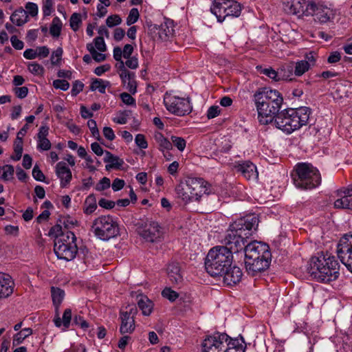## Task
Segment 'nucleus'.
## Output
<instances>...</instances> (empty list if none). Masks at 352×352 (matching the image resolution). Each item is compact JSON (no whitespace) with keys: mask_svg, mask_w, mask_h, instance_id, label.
I'll return each instance as SVG.
<instances>
[{"mask_svg":"<svg viewBox=\"0 0 352 352\" xmlns=\"http://www.w3.org/2000/svg\"><path fill=\"white\" fill-rule=\"evenodd\" d=\"M221 113V109L219 106L213 105L209 107L207 111V118L208 119L214 118Z\"/></svg>","mask_w":352,"mask_h":352,"instance_id":"nucleus-62","label":"nucleus"},{"mask_svg":"<svg viewBox=\"0 0 352 352\" xmlns=\"http://www.w3.org/2000/svg\"><path fill=\"white\" fill-rule=\"evenodd\" d=\"M292 177L295 186L302 190H311L321 182L319 170L308 163L297 164Z\"/></svg>","mask_w":352,"mask_h":352,"instance_id":"nucleus-6","label":"nucleus"},{"mask_svg":"<svg viewBox=\"0 0 352 352\" xmlns=\"http://www.w3.org/2000/svg\"><path fill=\"white\" fill-rule=\"evenodd\" d=\"M261 73L276 82L283 80H287V78L289 77V76H285L284 74H282L281 72H276L272 67L263 69Z\"/></svg>","mask_w":352,"mask_h":352,"instance_id":"nucleus-36","label":"nucleus"},{"mask_svg":"<svg viewBox=\"0 0 352 352\" xmlns=\"http://www.w3.org/2000/svg\"><path fill=\"white\" fill-rule=\"evenodd\" d=\"M54 1L45 0L43 6V15L47 16H50L53 11Z\"/></svg>","mask_w":352,"mask_h":352,"instance_id":"nucleus-59","label":"nucleus"},{"mask_svg":"<svg viewBox=\"0 0 352 352\" xmlns=\"http://www.w3.org/2000/svg\"><path fill=\"white\" fill-rule=\"evenodd\" d=\"M164 103L168 111L178 116L189 114L192 111L190 100L184 98L166 95Z\"/></svg>","mask_w":352,"mask_h":352,"instance_id":"nucleus-10","label":"nucleus"},{"mask_svg":"<svg viewBox=\"0 0 352 352\" xmlns=\"http://www.w3.org/2000/svg\"><path fill=\"white\" fill-rule=\"evenodd\" d=\"M258 225V219L254 214H250L235 220L230 224L224 239L223 245L221 248L227 249L233 254L244 250L247 239L252 236L253 230H256Z\"/></svg>","mask_w":352,"mask_h":352,"instance_id":"nucleus-1","label":"nucleus"},{"mask_svg":"<svg viewBox=\"0 0 352 352\" xmlns=\"http://www.w3.org/2000/svg\"><path fill=\"white\" fill-rule=\"evenodd\" d=\"M84 84L79 81L76 80L72 85V89L71 90V94L73 96H77L80 92H81L83 89Z\"/></svg>","mask_w":352,"mask_h":352,"instance_id":"nucleus-63","label":"nucleus"},{"mask_svg":"<svg viewBox=\"0 0 352 352\" xmlns=\"http://www.w3.org/2000/svg\"><path fill=\"white\" fill-rule=\"evenodd\" d=\"M243 338H232L225 333L214 332L206 336L201 343V352H245Z\"/></svg>","mask_w":352,"mask_h":352,"instance_id":"nucleus-4","label":"nucleus"},{"mask_svg":"<svg viewBox=\"0 0 352 352\" xmlns=\"http://www.w3.org/2000/svg\"><path fill=\"white\" fill-rule=\"evenodd\" d=\"M27 12L32 16H36L38 14V6L32 2H28L25 6Z\"/></svg>","mask_w":352,"mask_h":352,"instance_id":"nucleus-58","label":"nucleus"},{"mask_svg":"<svg viewBox=\"0 0 352 352\" xmlns=\"http://www.w3.org/2000/svg\"><path fill=\"white\" fill-rule=\"evenodd\" d=\"M244 252L245 256H249L250 261H252V265H254L253 260L255 259V256L261 258L264 254L266 256H272L268 245L257 241L248 243Z\"/></svg>","mask_w":352,"mask_h":352,"instance_id":"nucleus-15","label":"nucleus"},{"mask_svg":"<svg viewBox=\"0 0 352 352\" xmlns=\"http://www.w3.org/2000/svg\"><path fill=\"white\" fill-rule=\"evenodd\" d=\"M62 29V22L60 19L56 16L53 19L51 26L50 28V33L54 37L60 36Z\"/></svg>","mask_w":352,"mask_h":352,"instance_id":"nucleus-40","label":"nucleus"},{"mask_svg":"<svg viewBox=\"0 0 352 352\" xmlns=\"http://www.w3.org/2000/svg\"><path fill=\"white\" fill-rule=\"evenodd\" d=\"M253 101L256 107L259 122L268 124L274 121L280 112L283 98L277 90L261 87L254 92Z\"/></svg>","mask_w":352,"mask_h":352,"instance_id":"nucleus-2","label":"nucleus"},{"mask_svg":"<svg viewBox=\"0 0 352 352\" xmlns=\"http://www.w3.org/2000/svg\"><path fill=\"white\" fill-rule=\"evenodd\" d=\"M55 173L60 179V187L63 188L67 187L72 181V173L66 164L63 162H58L56 165Z\"/></svg>","mask_w":352,"mask_h":352,"instance_id":"nucleus-21","label":"nucleus"},{"mask_svg":"<svg viewBox=\"0 0 352 352\" xmlns=\"http://www.w3.org/2000/svg\"><path fill=\"white\" fill-rule=\"evenodd\" d=\"M340 265L335 256L322 253L310 259L307 273L316 281L328 283L338 278Z\"/></svg>","mask_w":352,"mask_h":352,"instance_id":"nucleus-3","label":"nucleus"},{"mask_svg":"<svg viewBox=\"0 0 352 352\" xmlns=\"http://www.w3.org/2000/svg\"><path fill=\"white\" fill-rule=\"evenodd\" d=\"M167 274L172 283L179 284L183 280L179 264L176 261H172L168 264Z\"/></svg>","mask_w":352,"mask_h":352,"instance_id":"nucleus-27","label":"nucleus"},{"mask_svg":"<svg viewBox=\"0 0 352 352\" xmlns=\"http://www.w3.org/2000/svg\"><path fill=\"white\" fill-rule=\"evenodd\" d=\"M310 69L309 61L299 60L296 63L294 74L300 76Z\"/></svg>","mask_w":352,"mask_h":352,"instance_id":"nucleus-41","label":"nucleus"},{"mask_svg":"<svg viewBox=\"0 0 352 352\" xmlns=\"http://www.w3.org/2000/svg\"><path fill=\"white\" fill-rule=\"evenodd\" d=\"M54 251L58 258L67 261H72L78 253L76 237L74 233L67 231L60 238L56 239Z\"/></svg>","mask_w":352,"mask_h":352,"instance_id":"nucleus-7","label":"nucleus"},{"mask_svg":"<svg viewBox=\"0 0 352 352\" xmlns=\"http://www.w3.org/2000/svg\"><path fill=\"white\" fill-rule=\"evenodd\" d=\"M154 138L158 144L160 151L162 153L170 151L173 148L172 142L166 138L162 133L159 132L156 133Z\"/></svg>","mask_w":352,"mask_h":352,"instance_id":"nucleus-33","label":"nucleus"},{"mask_svg":"<svg viewBox=\"0 0 352 352\" xmlns=\"http://www.w3.org/2000/svg\"><path fill=\"white\" fill-rule=\"evenodd\" d=\"M51 148V142L47 138L37 140V148L41 151H48Z\"/></svg>","mask_w":352,"mask_h":352,"instance_id":"nucleus-57","label":"nucleus"},{"mask_svg":"<svg viewBox=\"0 0 352 352\" xmlns=\"http://www.w3.org/2000/svg\"><path fill=\"white\" fill-rule=\"evenodd\" d=\"M122 23L121 17L118 14L109 16L106 19V24L109 28H113Z\"/></svg>","mask_w":352,"mask_h":352,"instance_id":"nucleus-51","label":"nucleus"},{"mask_svg":"<svg viewBox=\"0 0 352 352\" xmlns=\"http://www.w3.org/2000/svg\"><path fill=\"white\" fill-rule=\"evenodd\" d=\"M189 187L185 182H180L175 187V192L177 197L181 199L184 204L192 202L191 195L190 193Z\"/></svg>","mask_w":352,"mask_h":352,"instance_id":"nucleus-30","label":"nucleus"},{"mask_svg":"<svg viewBox=\"0 0 352 352\" xmlns=\"http://www.w3.org/2000/svg\"><path fill=\"white\" fill-rule=\"evenodd\" d=\"M135 142L137 146L140 148H146L148 147L147 141L143 134H138L135 138Z\"/></svg>","mask_w":352,"mask_h":352,"instance_id":"nucleus-61","label":"nucleus"},{"mask_svg":"<svg viewBox=\"0 0 352 352\" xmlns=\"http://www.w3.org/2000/svg\"><path fill=\"white\" fill-rule=\"evenodd\" d=\"M186 184L189 187L192 201H199L204 195L211 192L210 184L200 177H188Z\"/></svg>","mask_w":352,"mask_h":352,"instance_id":"nucleus-12","label":"nucleus"},{"mask_svg":"<svg viewBox=\"0 0 352 352\" xmlns=\"http://www.w3.org/2000/svg\"><path fill=\"white\" fill-rule=\"evenodd\" d=\"M305 11L306 16H313L314 20L320 23H326L334 16L332 9L322 4H317L312 1L311 3L307 5Z\"/></svg>","mask_w":352,"mask_h":352,"instance_id":"nucleus-11","label":"nucleus"},{"mask_svg":"<svg viewBox=\"0 0 352 352\" xmlns=\"http://www.w3.org/2000/svg\"><path fill=\"white\" fill-rule=\"evenodd\" d=\"M218 22L222 23L228 16L237 17L241 14L240 3L234 0H215L210 8Z\"/></svg>","mask_w":352,"mask_h":352,"instance_id":"nucleus-9","label":"nucleus"},{"mask_svg":"<svg viewBox=\"0 0 352 352\" xmlns=\"http://www.w3.org/2000/svg\"><path fill=\"white\" fill-rule=\"evenodd\" d=\"M51 293L53 304L56 308H58L65 297V292L58 287H52Z\"/></svg>","mask_w":352,"mask_h":352,"instance_id":"nucleus-37","label":"nucleus"},{"mask_svg":"<svg viewBox=\"0 0 352 352\" xmlns=\"http://www.w3.org/2000/svg\"><path fill=\"white\" fill-rule=\"evenodd\" d=\"M72 311L71 309H65L62 318H60L56 311L54 318V322L56 327L62 328L63 331L67 329L70 325L72 320Z\"/></svg>","mask_w":352,"mask_h":352,"instance_id":"nucleus-29","label":"nucleus"},{"mask_svg":"<svg viewBox=\"0 0 352 352\" xmlns=\"http://www.w3.org/2000/svg\"><path fill=\"white\" fill-rule=\"evenodd\" d=\"M171 142L172 145L174 144L175 147L179 151H183L186 146V140L181 137L177 136H171Z\"/></svg>","mask_w":352,"mask_h":352,"instance_id":"nucleus-48","label":"nucleus"},{"mask_svg":"<svg viewBox=\"0 0 352 352\" xmlns=\"http://www.w3.org/2000/svg\"><path fill=\"white\" fill-rule=\"evenodd\" d=\"M63 50L62 47H58L51 55V63L54 65H58L62 58Z\"/></svg>","mask_w":352,"mask_h":352,"instance_id":"nucleus-52","label":"nucleus"},{"mask_svg":"<svg viewBox=\"0 0 352 352\" xmlns=\"http://www.w3.org/2000/svg\"><path fill=\"white\" fill-rule=\"evenodd\" d=\"M82 23L81 15L79 13H74L72 14L69 19V25L71 28L76 32L78 30Z\"/></svg>","mask_w":352,"mask_h":352,"instance_id":"nucleus-44","label":"nucleus"},{"mask_svg":"<svg viewBox=\"0 0 352 352\" xmlns=\"http://www.w3.org/2000/svg\"><path fill=\"white\" fill-rule=\"evenodd\" d=\"M14 174V167L12 165H5L0 166V179L8 181L12 178Z\"/></svg>","mask_w":352,"mask_h":352,"instance_id":"nucleus-42","label":"nucleus"},{"mask_svg":"<svg viewBox=\"0 0 352 352\" xmlns=\"http://www.w3.org/2000/svg\"><path fill=\"white\" fill-rule=\"evenodd\" d=\"M63 234H65V233L63 232L62 226L60 224H56L49 231V235L51 236H54L56 239L60 238Z\"/></svg>","mask_w":352,"mask_h":352,"instance_id":"nucleus-53","label":"nucleus"},{"mask_svg":"<svg viewBox=\"0 0 352 352\" xmlns=\"http://www.w3.org/2000/svg\"><path fill=\"white\" fill-rule=\"evenodd\" d=\"M23 153V141L15 140L14 143V155L11 158L14 161H19L22 156Z\"/></svg>","mask_w":352,"mask_h":352,"instance_id":"nucleus-46","label":"nucleus"},{"mask_svg":"<svg viewBox=\"0 0 352 352\" xmlns=\"http://www.w3.org/2000/svg\"><path fill=\"white\" fill-rule=\"evenodd\" d=\"M135 294V300L139 308H153L154 303L146 295L140 293L137 294L136 292L132 293L131 295L133 297Z\"/></svg>","mask_w":352,"mask_h":352,"instance_id":"nucleus-35","label":"nucleus"},{"mask_svg":"<svg viewBox=\"0 0 352 352\" xmlns=\"http://www.w3.org/2000/svg\"><path fill=\"white\" fill-rule=\"evenodd\" d=\"M110 86V82L107 80L96 78L91 84L90 89L92 91L98 90L101 94L105 93V89Z\"/></svg>","mask_w":352,"mask_h":352,"instance_id":"nucleus-38","label":"nucleus"},{"mask_svg":"<svg viewBox=\"0 0 352 352\" xmlns=\"http://www.w3.org/2000/svg\"><path fill=\"white\" fill-rule=\"evenodd\" d=\"M91 230L97 238L103 241H108L119 234L118 224L111 215H101L96 218Z\"/></svg>","mask_w":352,"mask_h":352,"instance_id":"nucleus-8","label":"nucleus"},{"mask_svg":"<svg viewBox=\"0 0 352 352\" xmlns=\"http://www.w3.org/2000/svg\"><path fill=\"white\" fill-rule=\"evenodd\" d=\"M94 48L104 52L107 50V46L102 36H97L94 38Z\"/></svg>","mask_w":352,"mask_h":352,"instance_id":"nucleus-55","label":"nucleus"},{"mask_svg":"<svg viewBox=\"0 0 352 352\" xmlns=\"http://www.w3.org/2000/svg\"><path fill=\"white\" fill-rule=\"evenodd\" d=\"M292 116L290 108L280 111L274 119L275 126L287 134L298 130L296 120Z\"/></svg>","mask_w":352,"mask_h":352,"instance_id":"nucleus-14","label":"nucleus"},{"mask_svg":"<svg viewBox=\"0 0 352 352\" xmlns=\"http://www.w3.org/2000/svg\"><path fill=\"white\" fill-rule=\"evenodd\" d=\"M284 11L289 14L298 17L306 16L307 5L311 3L309 0H282Z\"/></svg>","mask_w":352,"mask_h":352,"instance_id":"nucleus-17","label":"nucleus"},{"mask_svg":"<svg viewBox=\"0 0 352 352\" xmlns=\"http://www.w3.org/2000/svg\"><path fill=\"white\" fill-rule=\"evenodd\" d=\"M28 69L30 73L35 76H42L44 72L43 67L36 62L29 63Z\"/></svg>","mask_w":352,"mask_h":352,"instance_id":"nucleus-47","label":"nucleus"},{"mask_svg":"<svg viewBox=\"0 0 352 352\" xmlns=\"http://www.w3.org/2000/svg\"><path fill=\"white\" fill-rule=\"evenodd\" d=\"M10 21L17 26H22L28 22L27 12L22 8L16 10L10 17Z\"/></svg>","mask_w":352,"mask_h":352,"instance_id":"nucleus-32","label":"nucleus"},{"mask_svg":"<svg viewBox=\"0 0 352 352\" xmlns=\"http://www.w3.org/2000/svg\"><path fill=\"white\" fill-rule=\"evenodd\" d=\"M157 30L159 38L162 41L168 40L173 35L174 28L173 26V21L167 20L159 26H155Z\"/></svg>","mask_w":352,"mask_h":352,"instance_id":"nucleus-28","label":"nucleus"},{"mask_svg":"<svg viewBox=\"0 0 352 352\" xmlns=\"http://www.w3.org/2000/svg\"><path fill=\"white\" fill-rule=\"evenodd\" d=\"M290 112L292 113L294 119L296 120L297 125L299 129L309 123L311 109L307 107H300L298 108H290Z\"/></svg>","mask_w":352,"mask_h":352,"instance_id":"nucleus-23","label":"nucleus"},{"mask_svg":"<svg viewBox=\"0 0 352 352\" xmlns=\"http://www.w3.org/2000/svg\"><path fill=\"white\" fill-rule=\"evenodd\" d=\"M104 155V162L109 164L106 166L107 170L110 168L120 169L124 164V161L122 159L113 155L109 151H105Z\"/></svg>","mask_w":352,"mask_h":352,"instance_id":"nucleus-31","label":"nucleus"},{"mask_svg":"<svg viewBox=\"0 0 352 352\" xmlns=\"http://www.w3.org/2000/svg\"><path fill=\"white\" fill-rule=\"evenodd\" d=\"M53 86L55 89L67 91L69 88V83L65 80H54Z\"/></svg>","mask_w":352,"mask_h":352,"instance_id":"nucleus-56","label":"nucleus"},{"mask_svg":"<svg viewBox=\"0 0 352 352\" xmlns=\"http://www.w3.org/2000/svg\"><path fill=\"white\" fill-rule=\"evenodd\" d=\"M87 126L92 135L99 142L102 143V139L100 135L99 130L97 127L96 122L94 120H89L87 122Z\"/></svg>","mask_w":352,"mask_h":352,"instance_id":"nucleus-45","label":"nucleus"},{"mask_svg":"<svg viewBox=\"0 0 352 352\" xmlns=\"http://www.w3.org/2000/svg\"><path fill=\"white\" fill-rule=\"evenodd\" d=\"M243 276L242 271L237 266H230L226 269L225 273L221 276L223 277V282L228 285H235L240 282Z\"/></svg>","mask_w":352,"mask_h":352,"instance_id":"nucleus-26","label":"nucleus"},{"mask_svg":"<svg viewBox=\"0 0 352 352\" xmlns=\"http://www.w3.org/2000/svg\"><path fill=\"white\" fill-rule=\"evenodd\" d=\"M87 49L91 54L92 58L95 61L100 63L104 61L106 59V55L100 52H98L92 43H88L87 45Z\"/></svg>","mask_w":352,"mask_h":352,"instance_id":"nucleus-43","label":"nucleus"},{"mask_svg":"<svg viewBox=\"0 0 352 352\" xmlns=\"http://www.w3.org/2000/svg\"><path fill=\"white\" fill-rule=\"evenodd\" d=\"M337 254L340 261L352 272V235H345L340 239Z\"/></svg>","mask_w":352,"mask_h":352,"instance_id":"nucleus-13","label":"nucleus"},{"mask_svg":"<svg viewBox=\"0 0 352 352\" xmlns=\"http://www.w3.org/2000/svg\"><path fill=\"white\" fill-rule=\"evenodd\" d=\"M233 256L226 248L215 246L210 249L206 257L205 267L211 276H221L232 263Z\"/></svg>","mask_w":352,"mask_h":352,"instance_id":"nucleus-5","label":"nucleus"},{"mask_svg":"<svg viewBox=\"0 0 352 352\" xmlns=\"http://www.w3.org/2000/svg\"><path fill=\"white\" fill-rule=\"evenodd\" d=\"M249 256H245V265L247 272L252 276L267 270L271 262V256H266L265 254L263 257L255 256V259L252 261H250Z\"/></svg>","mask_w":352,"mask_h":352,"instance_id":"nucleus-16","label":"nucleus"},{"mask_svg":"<svg viewBox=\"0 0 352 352\" xmlns=\"http://www.w3.org/2000/svg\"><path fill=\"white\" fill-rule=\"evenodd\" d=\"M162 296L170 301H175L179 296L178 294L170 287L164 288L162 292Z\"/></svg>","mask_w":352,"mask_h":352,"instance_id":"nucleus-50","label":"nucleus"},{"mask_svg":"<svg viewBox=\"0 0 352 352\" xmlns=\"http://www.w3.org/2000/svg\"><path fill=\"white\" fill-rule=\"evenodd\" d=\"M32 176L34 179L39 182H43L45 177L37 165H35L32 170Z\"/></svg>","mask_w":352,"mask_h":352,"instance_id":"nucleus-64","label":"nucleus"},{"mask_svg":"<svg viewBox=\"0 0 352 352\" xmlns=\"http://www.w3.org/2000/svg\"><path fill=\"white\" fill-rule=\"evenodd\" d=\"M237 172L248 180H256L258 177L256 166L250 161H244L235 166Z\"/></svg>","mask_w":352,"mask_h":352,"instance_id":"nucleus-22","label":"nucleus"},{"mask_svg":"<svg viewBox=\"0 0 352 352\" xmlns=\"http://www.w3.org/2000/svg\"><path fill=\"white\" fill-rule=\"evenodd\" d=\"M140 14L137 8H132L126 18V25H131L136 23L139 19Z\"/></svg>","mask_w":352,"mask_h":352,"instance_id":"nucleus-49","label":"nucleus"},{"mask_svg":"<svg viewBox=\"0 0 352 352\" xmlns=\"http://www.w3.org/2000/svg\"><path fill=\"white\" fill-rule=\"evenodd\" d=\"M338 195L339 198L334 201V207L352 210V186L338 191Z\"/></svg>","mask_w":352,"mask_h":352,"instance_id":"nucleus-20","label":"nucleus"},{"mask_svg":"<svg viewBox=\"0 0 352 352\" xmlns=\"http://www.w3.org/2000/svg\"><path fill=\"white\" fill-rule=\"evenodd\" d=\"M14 283L12 277L3 272H0V298L10 296L14 290Z\"/></svg>","mask_w":352,"mask_h":352,"instance_id":"nucleus-25","label":"nucleus"},{"mask_svg":"<svg viewBox=\"0 0 352 352\" xmlns=\"http://www.w3.org/2000/svg\"><path fill=\"white\" fill-rule=\"evenodd\" d=\"M97 208L96 199L94 195H89L85 201L83 212L86 214H91Z\"/></svg>","mask_w":352,"mask_h":352,"instance_id":"nucleus-34","label":"nucleus"},{"mask_svg":"<svg viewBox=\"0 0 352 352\" xmlns=\"http://www.w3.org/2000/svg\"><path fill=\"white\" fill-rule=\"evenodd\" d=\"M133 309L126 311H120V319L121 320L120 332L121 334L132 333L135 328Z\"/></svg>","mask_w":352,"mask_h":352,"instance_id":"nucleus-19","label":"nucleus"},{"mask_svg":"<svg viewBox=\"0 0 352 352\" xmlns=\"http://www.w3.org/2000/svg\"><path fill=\"white\" fill-rule=\"evenodd\" d=\"M111 186V181L107 177H103L96 186V190L97 191H102L108 189Z\"/></svg>","mask_w":352,"mask_h":352,"instance_id":"nucleus-54","label":"nucleus"},{"mask_svg":"<svg viewBox=\"0 0 352 352\" xmlns=\"http://www.w3.org/2000/svg\"><path fill=\"white\" fill-rule=\"evenodd\" d=\"M131 93L123 92L120 94V98L122 101L127 105L135 106V100L131 96Z\"/></svg>","mask_w":352,"mask_h":352,"instance_id":"nucleus-60","label":"nucleus"},{"mask_svg":"<svg viewBox=\"0 0 352 352\" xmlns=\"http://www.w3.org/2000/svg\"><path fill=\"white\" fill-rule=\"evenodd\" d=\"M32 334V330L30 328H24L21 331L18 332L14 336L13 344L18 345L23 342V341Z\"/></svg>","mask_w":352,"mask_h":352,"instance_id":"nucleus-39","label":"nucleus"},{"mask_svg":"<svg viewBox=\"0 0 352 352\" xmlns=\"http://www.w3.org/2000/svg\"><path fill=\"white\" fill-rule=\"evenodd\" d=\"M120 70V77L122 82L126 85V89L131 94H135L137 92V82L135 73L127 70L124 67V62H122Z\"/></svg>","mask_w":352,"mask_h":352,"instance_id":"nucleus-24","label":"nucleus"},{"mask_svg":"<svg viewBox=\"0 0 352 352\" xmlns=\"http://www.w3.org/2000/svg\"><path fill=\"white\" fill-rule=\"evenodd\" d=\"M163 235L162 227L157 222L153 221L146 225L141 233V236L148 242H156L160 240Z\"/></svg>","mask_w":352,"mask_h":352,"instance_id":"nucleus-18","label":"nucleus"}]
</instances>
